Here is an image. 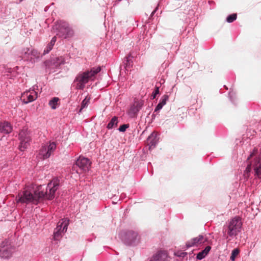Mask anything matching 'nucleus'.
Wrapping results in <instances>:
<instances>
[{"label": "nucleus", "instance_id": "1", "mask_svg": "<svg viewBox=\"0 0 261 261\" xmlns=\"http://www.w3.org/2000/svg\"><path fill=\"white\" fill-rule=\"evenodd\" d=\"M60 180L58 178H53L48 184L45 192L40 185L34 189L32 186L26 187L16 197L17 202L37 204L44 199L51 200L55 197L56 191L59 188Z\"/></svg>", "mask_w": 261, "mask_h": 261}, {"label": "nucleus", "instance_id": "24", "mask_svg": "<svg viewBox=\"0 0 261 261\" xmlns=\"http://www.w3.org/2000/svg\"><path fill=\"white\" fill-rule=\"evenodd\" d=\"M251 163H249L247 167H246L245 170L244 171V176L245 177V178H246V179H248V178L250 176V171H251Z\"/></svg>", "mask_w": 261, "mask_h": 261}, {"label": "nucleus", "instance_id": "22", "mask_svg": "<svg viewBox=\"0 0 261 261\" xmlns=\"http://www.w3.org/2000/svg\"><path fill=\"white\" fill-rule=\"evenodd\" d=\"M59 98L58 97H54L49 101L48 105L52 109H56L57 107L59 106Z\"/></svg>", "mask_w": 261, "mask_h": 261}, {"label": "nucleus", "instance_id": "14", "mask_svg": "<svg viewBox=\"0 0 261 261\" xmlns=\"http://www.w3.org/2000/svg\"><path fill=\"white\" fill-rule=\"evenodd\" d=\"M30 49L29 48H24L22 52V56L20 57L22 59L24 60H30L32 61L34 59V58H38V54L37 51L34 50L32 52V54L34 55L35 57H29V51Z\"/></svg>", "mask_w": 261, "mask_h": 261}, {"label": "nucleus", "instance_id": "5", "mask_svg": "<svg viewBox=\"0 0 261 261\" xmlns=\"http://www.w3.org/2000/svg\"><path fill=\"white\" fill-rule=\"evenodd\" d=\"M19 136L20 140L19 149L21 151H24L30 144L31 141L30 132L27 129H23L20 132Z\"/></svg>", "mask_w": 261, "mask_h": 261}, {"label": "nucleus", "instance_id": "19", "mask_svg": "<svg viewBox=\"0 0 261 261\" xmlns=\"http://www.w3.org/2000/svg\"><path fill=\"white\" fill-rule=\"evenodd\" d=\"M168 99V96L167 95H164L155 109V112L158 111L162 109L163 107L166 105V101Z\"/></svg>", "mask_w": 261, "mask_h": 261}, {"label": "nucleus", "instance_id": "9", "mask_svg": "<svg viewBox=\"0 0 261 261\" xmlns=\"http://www.w3.org/2000/svg\"><path fill=\"white\" fill-rule=\"evenodd\" d=\"M90 166L91 162L88 159L80 156L76 160L73 168H75V167H78L83 172H87L89 171Z\"/></svg>", "mask_w": 261, "mask_h": 261}, {"label": "nucleus", "instance_id": "29", "mask_svg": "<svg viewBox=\"0 0 261 261\" xmlns=\"http://www.w3.org/2000/svg\"><path fill=\"white\" fill-rule=\"evenodd\" d=\"M159 93V88L158 87H155L154 91L152 93L151 97L152 99L155 98L156 95Z\"/></svg>", "mask_w": 261, "mask_h": 261}, {"label": "nucleus", "instance_id": "33", "mask_svg": "<svg viewBox=\"0 0 261 261\" xmlns=\"http://www.w3.org/2000/svg\"><path fill=\"white\" fill-rule=\"evenodd\" d=\"M23 0H19V2H22Z\"/></svg>", "mask_w": 261, "mask_h": 261}, {"label": "nucleus", "instance_id": "25", "mask_svg": "<svg viewBox=\"0 0 261 261\" xmlns=\"http://www.w3.org/2000/svg\"><path fill=\"white\" fill-rule=\"evenodd\" d=\"M90 99V97H88V96H87L82 101V103H81V109L80 110V112H81V111H82V110L83 109L85 108V107H86L88 105V104L89 103Z\"/></svg>", "mask_w": 261, "mask_h": 261}, {"label": "nucleus", "instance_id": "10", "mask_svg": "<svg viewBox=\"0 0 261 261\" xmlns=\"http://www.w3.org/2000/svg\"><path fill=\"white\" fill-rule=\"evenodd\" d=\"M252 168L255 178L261 179V153L254 158Z\"/></svg>", "mask_w": 261, "mask_h": 261}, {"label": "nucleus", "instance_id": "17", "mask_svg": "<svg viewBox=\"0 0 261 261\" xmlns=\"http://www.w3.org/2000/svg\"><path fill=\"white\" fill-rule=\"evenodd\" d=\"M150 261H169V259L166 253L160 252L153 256Z\"/></svg>", "mask_w": 261, "mask_h": 261}, {"label": "nucleus", "instance_id": "18", "mask_svg": "<svg viewBox=\"0 0 261 261\" xmlns=\"http://www.w3.org/2000/svg\"><path fill=\"white\" fill-rule=\"evenodd\" d=\"M12 128L8 122H4L0 123V132L3 134H9L12 131Z\"/></svg>", "mask_w": 261, "mask_h": 261}, {"label": "nucleus", "instance_id": "27", "mask_svg": "<svg viewBox=\"0 0 261 261\" xmlns=\"http://www.w3.org/2000/svg\"><path fill=\"white\" fill-rule=\"evenodd\" d=\"M237 17V14L234 13V14H231V15H229V16L227 17V18H226V21H227L228 22H229V23L232 22H233V21H234L235 20H236Z\"/></svg>", "mask_w": 261, "mask_h": 261}, {"label": "nucleus", "instance_id": "26", "mask_svg": "<svg viewBox=\"0 0 261 261\" xmlns=\"http://www.w3.org/2000/svg\"><path fill=\"white\" fill-rule=\"evenodd\" d=\"M240 250L238 248L234 249L231 252L230 256V259L232 261H234L237 256L239 254Z\"/></svg>", "mask_w": 261, "mask_h": 261}, {"label": "nucleus", "instance_id": "15", "mask_svg": "<svg viewBox=\"0 0 261 261\" xmlns=\"http://www.w3.org/2000/svg\"><path fill=\"white\" fill-rule=\"evenodd\" d=\"M144 104L143 101H136L133 105L131 107L129 113L132 116H135L137 113L142 107Z\"/></svg>", "mask_w": 261, "mask_h": 261}, {"label": "nucleus", "instance_id": "4", "mask_svg": "<svg viewBox=\"0 0 261 261\" xmlns=\"http://www.w3.org/2000/svg\"><path fill=\"white\" fill-rule=\"evenodd\" d=\"M55 26V29L58 31L57 35L59 37L67 38L71 37L74 34L73 30L67 22L58 21Z\"/></svg>", "mask_w": 261, "mask_h": 261}, {"label": "nucleus", "instance_id": "8", "mask_svg": "<svg viewBox=\"0 0 261 261\" xmlns=\"http://www.w3.org/2000/svg\"><path fill=\"white\" fill-rule=\"evenodd\" d=\"M56 149V144L55 142H50L49 144H47L43 146L40 149V153L42 156L43 159L48 158L51 153Z\"/></svg>", "mask_w": 261, "mask_h": 261}, {"label": "nucleus", "instance_id": "3", "mask_svg": "<svg viewBox=\"0 0 261 261\" xmlns=\"http://www.w3.org/2000/svg\"><path fill=\"white\" fill-rule=\"evenodd\" d=\"M242 222L240 217H234L230 220L227 226H224V229L229 236L233 237L237 236L241 231Z\"/></svg>", "mask_w": 261, "mask_h": 261}, {"label": "nucleus", "instance_id": "6", "mask_svg": "<svg viewBox=\"0 0 261 261\" xmlns=\"http://www.w3.org/2000/svg\"><path fill=\"white\" fill-rule=\"evenodd\" d=\"M122 239L125 243L131 245L136 244L139 242L140 238L137 232L133 230H128L122 234Z\"/></svg>", "mask_w": 261, "mask_h": 261}, {"label": "nucleus", "instance_id": "2", "mask_svg": "<svg viewBox=\"0 0 261 261\" xmlns=\"http://www.w3.org/2000/svg\"><path fill=\"white\" fill-rule=\"evenodd\" d=\"M100 70L101 67L98 66L96 68H93L90 71H87L78 74L75 80V82H77L76 88L83 89L85 88V84L88 82L89 80L99 72Z\"/></svg>", "mask_w": 261, "mask_h": 261}, {"label": "nucleus", "instance_id": "30", "mask_svg": "<svg viewBox=\"0 0 261 261\" xmlns=\"http://www.w3.org/2000/svg\"><path fill=\"white\" fill-rule=\"evenodd\" d=\"M257 150L254 148L252 151V152L249 155V156L247 158V161H249L251 158L253 156H255L257 154Z\"/></svg>", "mask_w": 261, "mask_h": 261}, {"label": "nucleus", "instance_id": "23", "mask_svg": "<svg viewBox=\"0 0 261 261\" xmlns=\"http://www.w3.org/2000/svg\"><path fill=\"white\" fill-rule=\"evenodd\" d=\"M118 123V118L116 116H114V117L112 118L110 122L108 123L107 127L109 129H111L113 127L116 126L117 125Z\"/></svg>", "mask_w": 261, "mask_h": 261}, {"label": "nucleus", "instance_id": "11", "mask_svg": "<svg viewBox=\"0 0 261 261\" xmlns=\"http://www.w3.org/2000/svg\"><path fill=\"white\" fill-rule=\"evenodd\" d=\"M37 92L34 90H27L21 95V98L25 103L34 101L37 99Z\"/></svg>", "mask_w": 261, "mask_h": 261}, {"label": "nucleus", "instance_id": "28", "mask_svg": "<svg viewBox=\"0 0 261 261\" xmlns=\"http://www.w3.org/2000/svg\"><path fill=\"white\" fill-rule=\"evenodd\" d=\"M129 127V124H123L121 125L119 128V130L121 132H124L126 128Z\"/></svg>", "mask_w": 261, "mask_h": 261}, {"label": "nucleus", "instance_id": "32", "mask_svg": "<svg viewBox=\"0 0 261 261\" xmlns=\"http://www.w3.org/2000/svg\"><path fill=\"white\" fill-rule=\"evenodd\" d=\"M155 10H155L154 11H153V12L152 13V14H153L154 13V12H155Z\"/></svg>", "mask_w": 261, "mask_h": 261}, {"label": "nucleus", "instance_id": "12", "mask_svg": "<svg viewBox=\"0 0 261 261\" xmlns=\"http://www.w3.org/2000/svg\"><path fill=\"white\" fill-rule=\"evenodd\" d=\"M7 242H3L2 246L0 247V257L5 258H8L11 256L13 250V248L7 245Z\"/></svg>", "mask_w": 261, "mask_h": 261}, {"label": "nucleus", "instance_id": "21", "mask_svg": "<svg viewBox=\"0 0 261 261\" xmlns=\"http://www.w3.org/2000/svg\"><path fill=\"white\" fill-rule=\"evenodd\" d=\"M56 41V36H54L50 43L48 44V45L46 47V48L44 51V54H47L50 51L52 48L53 46L54 45L55 42Z\"/></svg>", "mask_w": 261, "mask_h": 261}, {"label": "nucleus", "instance_id": "16", "mask_svg": "<svg viewBox=\"0 0 261 261\" xmlns=\"http://www.w3.org/2000/svg\"><path fill=\"white\" fill-rule=\"evenodd\" d=\"M158 134L156 132H153L147 138L148 145L150 147H154L159 141Z\"/></svg>", "mask_w": 261, "mask_h": 261}, {"label": "nucleus", "instance_id": "20", "mask_svg": "<svg viewBox=\"0 0 261 261\" xmlns=\"http://www.w3.org/2000/svg\"><path fill=\"white\" fill-rule=\"evenodd\" d=\"M211 247L209 246H206L205 249L199 252L196 256L197 259L201 260L205 257V256L208 254L210 251Z\"/></svg>", "mask_w": 261, "mask_h": 261}, {"label": "nucleus", "instance_id": "31", "mask_svg": "<svg viewBox=\"0 0 261 261\" xmlns=\"http://www.w3.org/2000/svg\"><path fill=\"white\" fill-rule=\"evenodd\" d=\"M187 253L186 252H181L180 253V254H177L178 256H182V257H184L185 256V255H186Z\"/></svg>", "mask_w": 261, "mask_h": 261}, {"label": "nucleus", "instance_id": "13", "mask_svg": "<svg viewBox=\"0 0 261 261\" xmlns=\"http://www.w3.org/2000/svg\"><path fill=\"white\" fill-rule=\"evenodd\" d=\"M205 241L204 237L202 235H199L198 237L193 238L189 241L186 243V246L188 248L194 246H197L199 244L203 243Z\"/></svg>", "mask_w": 261, "mask_h": 261}, {"label": "nucleus", "instance_id": "7", "mask_svg": "<svg viewBox=\"0 0 261 261\" xmlns=\"http://www.w3.org/2000/svg\"><path fill=\"white\" fill-rule=\"evenodd\" d=\"M68 220L62 219L57 224V227L55 229L54 238L55 240H59L62 236V234L66 231L68 225Z\"/></svg>", "mask_w": 261, "mask_h": 261}]
</instances>
